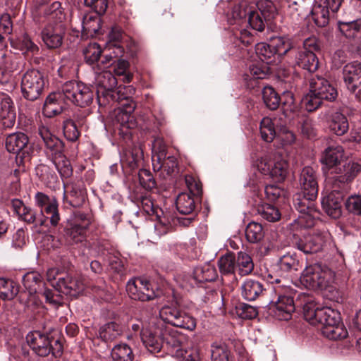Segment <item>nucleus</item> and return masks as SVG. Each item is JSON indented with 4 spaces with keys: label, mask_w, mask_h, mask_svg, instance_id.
Here are the masks:
<instances>
[{
    "label": "nucleus",
    "mask_w": 361,
    "mask_h": 361,
    "mask_svg": "<svg viewBox=\"0 0 361 361\" xmlns=\"http://www.w3.org/2000/svg\"><path fill=\"white\" fill-rule=\"evenodd\" d=\"M267 279L274 286L269 289L270 295L269 305L276 308L275 314L280 320H288L295 311L293 289L285 277H279L268 274Z\"/></svg>",
    "instance_id": "1"
},
{
    "label": "nucleus",
    "mask_w": 361,
    "mask_h": 361,
    "mask_svg": "<svg viewBox=\"0 0 361 361\" xmlns=\"http://www.w3.org/2000/svg\"><path fill=\"white\" fill-rule=\"evenodd\" d=\"M296 301L302 306L305 319L312 325L327 327L341 322L338 311L329 307H317L314 297L306 293H298Z\"/></svg>",
    "instance_id": "2"
},
{
    "label": "nucleus",
    "mask_w": 361,
    "mask_h": 361,
    "mask_svg": "<svg viewBox=\"0 0 361 361\" xmlns=\"http://www.w3.org/2000/svg\"><path fill=\"white\" fill-rule=\"evenodd\" d=\"M35 331L29 333L27 336V342L36 355L40 357H47L51 354L54 357H60L63 353V345L59 338L49 337L48 332Z\"/></svg>",
    "instance_id": "3"
},
{
    "label": "nucleus",
    "mask_w": 361,
    "mask_h": 361,
    "mask_svg": "<svg viewBox=\"0 0 361 361\" xmlns=\"http://www.w3.org/2000/svg\"><path fill=\"white\" fill-rule=\"evenodd\" d=\"M136 104L133 100L128 103L121 104V106L116 108L110 114L114 126L120 131V134L128 135L130 130L137 126L136 119L133 112Z\"/></svg>",
    "instance_id": "4"
},
{
    "label": "nucleus",
    "mask_w": 361,
    "mask_h": 361,
    "mask_svg": "<svg viewBox=\"0 0 361 361\" xmlns=\"http://www.w3.org/2000/svg\"><path fill=\"white\" fill-rule=\"evenodd\" d=\"M317 197L303 194L295 200V207L300 213L298 223L306 228L312 227L317 219H319V212L315 207L314 200Z\"/></svg>",
    "instance_id": "5"
},
{
    "label": "nucleus",
    "mask_w": 361,
    "mask_h": 361,
    "mask_svg": "<svg viewBox=\"0 0 361 361\" xmlns=\"http://www.w3.org/2000/svg\"><path fill=\"white\" fill-rule=\"evenodd\" d=\"M160 318L174 326L193 331L196 328V319L180 310L176 305H166L159 311Z\"/></svg>",
    "instance_id": "6"
},
{
    "label": "nucleus",
    "mask_w": 361,
    "mask_h": 361,
    "mask_svg": "<svg viewBox=\"0 0 361 361\" xmlns=\"http://www.w3.org/2000/svg\"><path fill=\"white\" fill-rule=\"evenodd\" d=\"M45 87L42 73L37 70L27 71L21 81V91L23 97L30 101L37 99Z\"/></svg>",
    "instance_id": "7"
},
{
    "label": "nucleus",
    "mask_w": 361,
    "mask_h": 361,
    "mask_svg": "<svg viewBox=\"0 0 361 361\" xmlns=\"http://www.w3.org/2000/svg\"><path fill=\"white\" fill-rule=\"evenodd\" d=\"M162 339L163 347L165 346L168 352L173 357H180L188 353L185 349L188 337L177 330L164 329Z\"/></svg>",
    "instance_id": "8"
},
{
    "label": "nucleus",
    "mask_w": 361,
    "mask_h": 361,
    "mask_svg": "<svg viewBox=\"0 0 361 361\" xmlns=\"http://www.w3.org/2000/svg\"><path fill=\"white\" fill-rule=\"evenodd\" d=\"M126 290L129 296L135 300L149 301L158 296L151 283L142 278L129 281L126 286Z\"/></svg>",
    "instance_id": "9"
},
{
    "label": "nucleus",
    "mask_w": 361,
    "mask_h": 361,
    "mask_svg": "<svg viewBox=\"0 0 361 361\" xmlns=\"http://www.w3.org/2000/svg\"><path fill=\"white\" fill-rule=\"evenodd\" d=\"M66 34V26L63 22H48L41 32L42 39L49 49L59 48Z\"/></svg>",
    "instance_id": "10"
},
{
    "label": "nucleus",
    "mask_w": 361,
    "mask_h": 361,
    "mask_svg": "<svg viewBox=\"0 0 361 361\" xmlns=\"http://www.w3.org/2000/svg\"><path fill=\"white\" fill-rule=\"evenodd\" d=\"M95 84L98 104L100 106L106 105V100L109 102V96L116 87L117 80L110 71H102L97 73Z\"/></svg>",
    "instance_id": "11"
},
{
    "label": "nucleus",
    "mask_w": 361,
    "mask_h": 361,
    "mask_svg": "<svg viewBox=\"0 0 361 361\" xmlns=\"http://www.w3.org/2000/svg\"><path fill=\"white\" fill-rule=\"evenodd\" d=\"M329 240L328 233H314L300 239L295 242V246L305 254L314 253L321 251Z\"/></svg>",
    "instance_id": "12"
},
{
    "label": "nucleus",
    "mask_w": 361,
    "mask_h": 361,
    "mask_svg": "<svg viewBox=\"0 0 361 361\" xmlns=\"http://www.w3.org/2000/svg\"><path fill=\"white\" fill-rule=\"evenodd\" d=\"M217 273L215 267L209 264H204L202 267H197L192 273V275L185 276L184 281L185 284L183 286L194 287L200 283L212 281L216 279Z\"/></svg>",
    "instance_id": "13"
},
{
    "label": "nucleus",
    "mask_w": 361,
    "mask_h": 361,
    "mask_svg": "<svg viewBox=\"0 0 361 361\" xmlns=\"http://www.w3.org/2000/svg\"><path fill=\"white\" fill-rule=\"evenodd\" d=\"M343 195L334 190L322 199V207L328 216L338 219L342 214Z\"/></svg>",
    "instance_id": "14"
},
{
    "label": "nucleus",
    "mask_w": 361,
    "mask_h": 361,
    "mask_svg": "<svg viewBox=\"0 0 361 361\" xmlns=\"http://www.w3.org/2000/svg\"><path fill=\"white\" fill-rule=\"evenodd\" d=\"M164 329L161 326H150L142 331L141 338L143 344L152 353H158L163 348Z\"/></svg>",
    "instance_id": "15"
},
{
    "label": "nucleus",
    "mask_w": 361,
    "mask_h": 361,
    "mask_svg": "<svg viewBox=\"0 0 361 361\" xmlns=\"http://www.w3.org/2000/svg\"><path fill=\"white\" fill-rule=\"evenodd\" d=\"M311 91L315 92L322 100L332 102L338 96L336 89L322 77L315 76L310 79Z\"/></svg>",
    "instance_id": "16"
},
{
    "label": "nucleus",
    "mask_w": 361,
    "mask_h": 361,
    "mask_svg": "<svg viewBox=\"0 0 361 361\" xmlns=\"http://www.w3.org/2000/svg\"><path fill=\"white\" fill-rule=\"evenodd\" d=\"M343 80L347 88L352 92L361 85V63L353 62L346 64L343 70Z\"/></svg>",
    "instance_id": "17"
},
{
    "label": "nucleus",
    "mask_w": 361,
    "mask_h": 361,
    "mask_svg": "<svg viewBox=\"0 0 361 361\" xmlns=\"http://www.w3.org/2000/svg\"><path fill=\"white\" fill-rule=\"evenodd\" d=\"M84 287L83 281L80 279L68 275L59 277L56 285H54V288L59 292L70 295H76L83 290Z\"/></svg>",
    "instance_id": "18"
},
{
    "label": "nucleus",
    "mask_w": 361,
    "mask_h": 361,
    "mask_svg": "<svg viewBox=\"0 0 361 361\" xmlns=\"http://www.w3.org/2000/svg\"><path fill=\"white\" fill-rule=\"evenodd\" d=\"M299 181L303 194L310 195L312 197H317L318 184L312 168L304 167L300 173Z\"/></svg>",
    "instance_id": "19"
},
{
    "label": "nucleus",
    "mask_w": 361,
    "mask_h": 361,
    "mask_svg": "<svg viewBox=\"0 0 361 361\" xmlns=\"http://www.w3.org/2000/svg\"><path fill=\"white\" fill-rule=\"evenodd\" d=\"M284 114L274 118L264 117L260 122L259 130L262 138L267 142H271L277 136L279 126L282 122Z\"/></svg>",
    "instance_id": "20"
},
{
    "label": "nucleus",
    "mask_w": 361,
    "mask_h": 361,
    "mask_svg": "<svg viewBox=\"0 0 361 361\" xmlns=\"http://www.w3.org/2000/svg\"><path fill=\"white\" fill-rule=\"evenodd\" d=\"M338 30L351 43L361 40V19L353 21H338Z\"/></svg>",
    "instance_id": "21"
},
{
    "label": "nucleus",
    "mask_w": 361,
    "mask_h": 361,
    "mask_svg": "<svg viewBox=\"0 0 361 361\" xmlns=\"http://www.w3.org/2000/svg\"><path fill=\"white\" fill-rule=\"evenodd\" d=\"M295 64L310 73L316 71L319 66V61L314 53L307 50H295L293 54Z\"/></svg>",
    "instance_id": "22"
},
{
    "label": "nucleus",
    "mask_w": 361,
    "mask_h": 361,
    "mask_svg": "<svg viewBox=\"0 0 361 361\" xmlns=\"http://www.w3.org/2000/svg\"><path fill=\"white\" fill-rule=\"evenodd\" d=\"M29 143L28 137L23 133L16 132L7 135L5 138L6 150L13 154H19L27 148Z\"/></svg>",
    "instance_id": "23"
},
{
    "label": "nucleus",
    "mask_w": 361,
    "mask_h": 361,
    "mask_svg": "<svg viewBox=\"0 0 361 361\" xmlns=\"http://www.w3.org/2000/svg\"><path fill=\"white\" fill-rule=\"evenodd\" d=\"M243 297L250 301L256 300L258 297L264 295L269 290H267L262 282L251 279H246L241 286Z\"/></svg>",
    "instance_id": "24"
},
{
    "label": "nucleus",
    "mask_w": 361,
    "mask_h": 361,
    "mask_svg": "<svg viewBox=\"0 0 361 361\" xmlns=\"http://www.w3.org/2000/svg\"><path fill=\"white\" fill-rule=\"evenodd\" d=\"M40 12L47 18L49 22L61 23L65 19V14L61 7V3L54 1L50 4H40Z\"/></svg>",
    "instance_id": "25"
},
{
    "label": "nucleus",
    "mask_w": 361,
    "mask_h": 361,
    "mask_svg": "<svg viewBox=\"0 0 361 361\" xmlns=\"http://www.w3.org/2000/svg\"><path fill=\"white\" fill-rule=\"evenodd\" d=\"M289 164L286 159L279 154H275L272 158V166L269 176L278 182L285 180L288 174Z\"/></svg>",
    "instance_id": "26"
},
{
    "label": "nucleus",
    "mask_w": 361,
    "mask_h": 361,
    "mask_svg": "<svg viewBox=\"0 0 361 361\" xmlns=\"http://www.w3.org/2000/svg\"><path fill=\"white\" fill-rule=\"evenodd\" d=\"M89 228V222L85 221L84 224L74 222L71 226L66 229V240L70 244H77L85 240L86 232Z\"/></svg>",
    "instance_id": "27"
},
{
    "label": "nucleus",
    "mask_w": 361,
    "mask_h": 361,
    "mask_svg": "<svg viewBox=\"0 0 361 361\" xmlns=\"http://www.w3.org/2000/svg\"><path fill=\"white\" fill-rule=\"evenodd\" d=\"M271 47H272L276 54L280 56L286 55L290 52L293 54L295 52V47L293 41L288 37L285 36H276L270 39Z\"/></svg>",
    "instance_id": "28"
},
{
    "label": "nucleus",
    "mask_w": 361,
    "mask_h": 361,
    "mask_svg": "<svg viewBox=\"0 0 361 361\" xmlns=\"http://www.w3.org/2000/svg\"><path fill=\"white\" fill-rule=\"evenodd\" d=\"M343 157V147L340 145H331L325 149L322 162L329 168H333L340 164Z\"/></svg>",
    "instance_id": "29"
},
{
    "label": "nucleus",
    "mask_w": 361,
    "mask_h": 361,
    "mask_svg": "<svg viewBox=\"0 0 361 361\" xmlns=\"http://www.w3.org/2000/svg\"><path fill=\"white\" fill-rule=\"evenodd\" d=\"M85 90V84L78 81H68L61 87L63 97L73 104L77 105L80 91Z\"/></svg>",
    "instance_id": "30"
},
{
    "label": "nucleus",
    "mask_w": 361,
    "mask_h": 361,
    "mask_svg": "<svg viewBox=\"0 0 361 361\" xmlns=\"http://www.w3.org/2000/svg\"><path fill=\"white\" fill-rule=\"evenodd\" d=\"M178 211L183 214H190L195 210L196 204L194 197L188 192L180 193L176 201Z\"/></svg>",
    "instance_id": "31"
},
{
    "label": "nucleus",
    "mask_w": 361,
    "mask_h": 361,
    "mask_svg": "<svg viewBox=\"0 0 361 361\" xmlns=\"http://www.w3.org/2000/svg\"><path fill=\"white\" fill-rule=\"evenodd\" d=\"M319 271H320L319 265L314 264L306 267L301 274L300 282L307 288L316 289Z\"/></svg>",
    "instance_id": "32"
},
{
    "label": "nucleus",
    "mask_w": 361,
    "mask_h": 361,
    "mask_svg": "<svg viewBox=\"0 0 361 361\" xmlns=\"http://www.w3.org/2000/svg\"><path fill=\"white\" fill-rule=\"evenodd\" d=\"M111 357L112 361H133L135 355L128 344L120 343L111 349Z\"/></svg>",
    "instance_id": "33"
},
{
    "label": "nucleus",
    "mask_w": 361,
    "mask_h": 361,
    "mask_svg": "<svg viewBox=\"0 0 361 361\" xmlns=\"http://www.w3.org/2000/svg\"><path fill=\"white\" fill-rule=\"evenodd\" d=\"M59 97V93H51L47 97L42 110L46 117L51 118L62 112V106L58 102Z\"/></svg>",
    "instance_id": "34"
},
{
    "label": "nucleus",
    "mask_w": 361,
    "mask_h": 361,
    "mask_svg": "<svg viewBox=\"0 0 361 361\" xmlns=\"http://www.w3.org/2000/svg\"><path fill=\"white\" fill-rule=\"evenodd\" d=\"M236 270L241 276L252 273L254 269V262L252 257L245 252H239L235 258Z\"/></svg>",
    "instance_id": "35"
},
{
    "label": "nucleus",
    "mask_w": 361,
    "mask_h": 361,
    "mask_svg": "<svg viewBox=\"0 0 361 361\" xmlns=\"http://www.w3.org/2000/svg\"><path fill=\"white\" fill-rule=\"evenodd\" d=\"M361 171V165L355 162H348L343 165V172L339 175L336 180L341 183H348L351 182Z\"/></svg>",
    "instance_id": "36"
},
{
    "label": "nucleus",
    "mask_w": 361,
    "mask_h": 361,
    "mask_svg": "<svg viewBox=\"0 0 361 361\" xmlns=\"http://www.w3.org/2000/svg\"><path fill=\"white\" fill-rule=\"evenodd\" d=\"M82 31L91 36L97 33L101 28V20L96 14L87 13L82 18Z\"/></svg>",
    "instance_id": "37"
},
{
    "label": "nucleus",
    "mask_w": 361,
    "mask_h": 361,
    "mask_svg": "<svg viewBox=\"0 0 361 361\" xmlns=\"http://www.w3.org/2000/svg\"><path fill=\"white\" fill-rule=\"evenodd\" d=\"M299 259L295 255L286 254L283 255L279 262L280 271L283 273H293L301 268Z\"/></svg>",
    "instance_id": "38"
},
{
    "label": "nucleus",
    "mask_w": 361,
    "mask_h": 361,
    "mask_svg": "<svg viewBox=\"0 0 361 361\" xmlns=\"http://www.w3.org/2000/svg\"><path fill=\"white\" fill-rule=\"evenodd\" d=\"M329 8L316 1L312 10L314 22L318 27H325L329 21Z\"/></svg>",
    "instance_id": "39"
},
{
    "label": "nucleus",
    "mask_w": 361,
    "mask_h": 361,
    "mask_svg": "<svg viewBox=\"0 0 361 361\" xmlns=\"http://www.w3.org/2000/svg\"><path fill=\"white\" fill-rule=\"evenodd\" d=\"M19 290L16 283L10 279L0 278V298L11 300L18 294Z\"/></svg>",
    "instance_id": "40"
},
{
    "label": "nucleus",
    "mask_w": 361,
    "mask_h": 361,
    "mask_svg": "<svg viewBox=\"0 0 361 361\" xmlns=\"http://www.w3.org/2000/svg\"><path fill=\"white\" fill-rule=\"evenodd\" d=\"M160 167L153 166L155 171H161V174L164 178L166 176H171L178 171L177 158L173 155H166L159 163Z\"/></svg>",
    "instance_id": "41"
},
{
    "label": "nucleus",
    "mask_w": 361,
    "mask_h": 361,
    "mask_svg": "<svg viewBox=\"0 0 361 361\" xmlns=\"http://www.w3.org/2000/svg\"><path fill=\"white\" fill-rule=\"evenodd\" d=\"M152 166L160 167V161L167 155L166 145L160 137L154 140L152 146Z\"/></svg>",
    "instance_id": "42"
},
{
    "label": "nucleus",
    "mask_w": 361,
    "mask_h": 361,
    "mask_svg": "<svg viewBox=\"0 0 361 361\" xmlns=\"http://www.w3.org/2000/svg\"><path fill=\"white\" fill-rule=\"evenodd\" d=\"M322 334L331 340H341L348 336V331L342 322L327 327H322Z\"/></svg>",
    "instance_id": "43"
},
{
    "label": "nucleus",
    "mask_w": 361,
    "mask_h": 361,
    "mask_svg": "<svg viewBox=\"0 0 361 361\" xmlns=\"http://www.w3.org/2000/svg\"><path fill=\"white\" fill-rule=\"evenodd\" d=\"M19 219L26 222L27 224H35V226H42L47 225V218L44 215L42 216L39 214L37 217V213L35 209L25 207L18 215Z\"/></svg>",
    "instance_id": "44"
},
{
    "label": "nucleus",
    "mask_w": 361,
    "mask_h": 361,
    "mask_svg": "<svg viewBox=\"0 0 361 361\" xmlns=\"http://www.w3.org/2000/svg\"><path fill=\"white\" fill-rule=\"evenodd\" d=\"M330 128L337 135H344L349 128L347 118L343 114L336 112L332 116Z\"/></svg>",
    "instance_id": "45"
},
{
    "label": "nucleus",
    "mask_w": 361,
    "mask_h": 361,
    "mask_svg": "<svg viewBox=\"0 0 361 361\" xmlns=\"http://www.w3.org/2000/svg\"><path fill=\"white\" fill-rule=\"evenodd\" d=\"M23 283L30 295L40 291L41 276L37 272H28L23 276Z\"/></svg>",
    "instance_id": "46"
},
{
    "label": "nucleus",
    "mask_w": 361,
    "mask_h": 361,
    "mask_svg": "<svg viewBox=\"0 0 361 361\" xmlns=\"http://www.w3.org/2000/svg\"><path fill=\"white\" fill-rule=\"evenodd\" d=\"M318 281H317L316 289H333L331 283L335 280V273L330 269L322 268L320 267V271H318Z\"/></svg>",
    "instance_id": "47"
},
{
    "label": "nucleus",
    "mask_w": 361,
    "mask_h": 361,
    "mask_svg": "<svg viewBox=\"0 0 361 361\" xmlns=\"http://www.w3.org/2000/svg\"><path fill=\"white\" fill-rule=\"evenodd\" d=\"M262 99L266 106L271 110L276 109L281 101V98L278 93L270 86H266L263 88Z\"/></svg>",
    "instance_id": "48"
},
{
    "label": "nucleus",
    "mask_w": 361,
    "mask_h": 361,
    "mask_svg": "<svg viewBox=\"0 0 361 361\" xmlns=\"http://www.w3.org/2000/svg\"><path fill=\"white\" fill-rule=\"evenodd\" d=\"M54 164L62 178H69L73 173L70 161L62 154L59 153L54 158Z\"/></svg>",
    "instance_id": "49"
},
{
    "label": "nucleus",
    "mask_w": 361,
    "mask_h": 361,
    "mask_svg": "<svg viewBox=\"0 0 361 361\" xmlns=\"http://www.w3.org/2000/svg\"><path fill=\"white\" fill-rule=\"evenodd\" d=\"M257 212L263 219L270 222L277 221L281 217L279 210L269 204H262L258 206Z\"/></svg>",
    "instance_id": "50"
},
{
    "label": "nucleus",
    "mask_w": 361,
    "mask_h": 361,
    "mask_svg": "<svg viewBox=\"0 0 361 361\" xmlns=\"http://www.w3.org/2000/svg\"><path fill=\"white\" fill-rule=\"evenodd\" d=\"M258 10L265 22H270L277 15L276 8L271 1L264 0L258 3Z\"/></svg>",
    "instance_id": "51"
},
{
    "label": "nucleus",
    "mask_w": 361,
    "mask_h": 361,
    "mask_svg": "<svg viewBox=\"0 0 361 361\" xmlns=\"http://www.w3.org/2000/svg\"><path fill=\"white\" fill-rule=\"evenodd\" d=\"M122 332L121 326L114 322H111L105 324L99 332L100 336L106 341H112L116 338Z\"/></svg>",
    "instance_id": "52"
},
{
    "label": "nucleus",
    "mask_w": 361,
    "mask_h": 361,
    "mask_svg": "<svg viewBox=\"0 0 361 361\" xmlns=\"http://www.w3.org/2000/svg\"><path fill=\"white\" fill-rule=\"evenodd\" d=\"M245 236L250 243H255L260 241L264 237L262 225L256 222L250 223L245 229Z\"/></svg>",
    "instance_id": "53"
},
{
    "label": "nucleus",
    "mask_w": 361,
    "mask_h": 361,
    "mask_svg": "<svg viewBox=\"0 0 361 361\" xmlns=\"http://www.w3.org/2000/svg\"><path fill=\"white\" fill-rule=\"evenodd\" d=\"M102 52L101 47L96 42L90 43L83 50L86 62L91 65L98 62Z\"/></svg>",
    "instance_id": "54"
},
{
    "label": "nucleus",
    "mask_w": 361,
    "mask_h": 361,
    "mask_svg": "<svg viewBox=\"0 0 361 361\" xmlns=\"http://www.w3.org/2000/svg\"><path fill=\"white\" fill-rule=\"evenodd\" d=\"M219 268L221 274H230L236 269L235 257L231 253L222 256L219 260Z\"/></svg>",
    "instance_id": "55"
},
{
    "label": "nucleus",
    "mask_w": 361,
    "mask_h": 361,
    "mask_svg": "<svg viewBox=\"0 0 361 361\" xmlns=\"http://www.w3.org/2000/svg\"><path fill=\"white\" fill-rule=\"evenodd\" d=\"M287 121L284 115L281 126H279L277 136L283 145H290L295 141V134L290 131L286 126Z\"/></svg>",
    "instance_id": "56"
},
{
    "label": "nucleus",
    "mask_w": 361,
    "mask_h": 361,
    "mask_svg": "<svg viewBox=\"0 0 361 361\" xmlns=\"http://www.w3.org/2000/svg\"><path fill=\"white\" fill-rule=\"evenodd\" d=\"M157 222L154 225V235H152L153 240L159 238L162 235L167 233L172 228V226L166 216L156 217Z\"/></svg>",
    "instance_id": "57"
},
{
    "label": "nucleus",
    "mask_w": 361,
    "mask_h": 361,
    "mask_svg": "<svg viewBox=\"0 0 361 361\" xmlns=\"http://www.w3.org/2000/svg\"><path fill=\"white\" fill-rule=\"evenodd\" d=\"M322 101L323 100L318 97L315 92L311 91V88L310 87L309 92L303 97L302 103L305 109L311 112L318 109L322 104Z\"/></svg>",
    "instance_id": "58"
},
{
    "label": "nucleus",
    "mask_w": 361,
    "mask_h": 361,
    "mask_svg": "<svg viewBox=\"0 0 361 361\" xmlns=\"http://www.w3.org/2000/svg\"><path fill=\"white\" fill-rule=\"evenodd\" d=\"M245 23H247L253 30L259 32L264 30L265 24L267 23V22L264 21L262 15L259 14L257 10H250L247 18V20H245Z\"/></svg>",
    "instance_id": "59"
},
{
    "label": "nucleus",
    "mask_w": 361,
    "mask_h": 361,
    "mask_svg": "<svg viewBox=\"0 0 361 361\" xmlns=\"http://www.w3.org/2000/svg\"><path fill=\"white\" fill-rule=\"evenodd\" d=\"M256 53L262 61H267V64L272 61L271 58L276 54L274 49L271 47V41L269 44L258 43L256 45Z\"/></svg>",
    "instance_id": "60"
},
{
    "label": "nucleus",
    "mask_w": 361,
    "mask_h": 361,
    "mask_svg": "<svg viewBox=\"0 0 361 361\" xmlns=\"http://www.w3.org/2000/svg\"><path fill=\"white\" fill-rule=\"evenodd\" d=\"M34 200L35 205L40 208V215L42 216L44 215L45 209L47 208L49 205L54 204L57 201L55 197L48 196L42 192H37L35 195Z\"/></svg>",
    "instance_id": "61"
},
{
    "label": "nucleus",
    "mask_w": 361,
    "mask_h": 361,
    "mask_svg": "<svg viewBox=\"0 0 361 361\" xmlns=\"http://www.w3.org/2000/svg\"><path fill=\"white\" fill-rule=\"evenodd\" d=\"M39 135L44 142L46 146L51 149H58L61 145L60 140L53 135L49 129L44 126H42L39 129Z\"/></svg>",
    "instance_id": "62"
},
{
    "label": "nucleus",
    "mask_w": 361,
    "mask_h": 361,
    "mask_svg": "<svg viewBox=\"0 0 361 361\" xmlns=\"http://www.w3.org/2000/svg\"><path fill=\"white\" fill-rule=\"evenodd\" d=\"M63 134L67 140L74 142L80 136V132L77 128V124L71 119H67L63 122Z\"/></svg>",
    "instance_id": "63"
},
{
    "label": "nucleus",
    "mask_w": 361,
    "mask_h": 361,
    "mask_svg": "<svg viewBox=\"0 0 361 361\" xmlns=\"http://www.w3.org/2000/svg\"><path fill=\"white\" fill-rule=\"evenodd\" d=\"M345 205L349 212L361 216V195L350 196L347 199Z\"/></svg>",
    "instance_id": "64"
}]
</instances>
